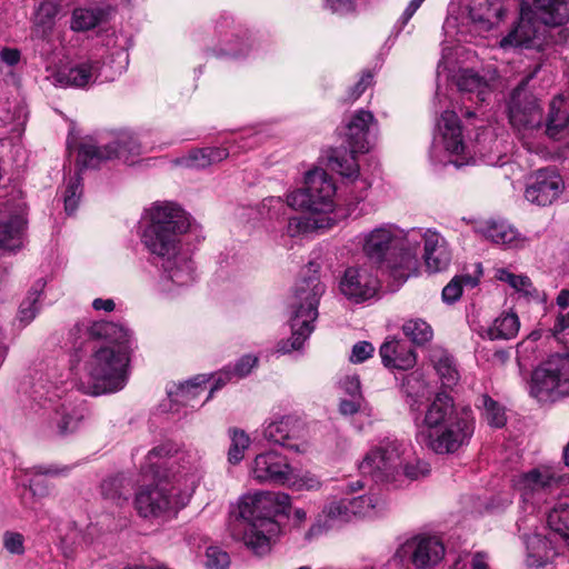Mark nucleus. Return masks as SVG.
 Segmentation results:
<instances>
[{
    "label": "nucleus",
    "instance_id": "41",
    "mask_svg": "<svg viewBox=\"0 0 569 569\" xmlns=\"http://www.w3.org/2000/svg\"><path fill=\"white\" fill-rule=\"evenodd\" d=\"M46 286L43 279H39L29 291L28 297L21 302L18 318L23 325H29L39 312L40 306L38 303L40 293Z\"/></svg>",
    "mask_w": 569,
    "mask_h": 569
},
{
    "label": "nucleus",
    "instance_id": "37",
    "mask_svg": "<svg viewBox=\"0 0 569 569\" xmlns=\"http://www.w3.org/2000/svg\"><path fill=\"white\" fill-rule=\"evenodd\" d=\"M519 328L520 322L516 313H503L493 321L487 333L491 340H509L517 336Z\"/></svg>",
    "mask_w": 569,
    "mask_h": 569
},
{
    "label": "nucleus",
    "instance_id": "56",
    "mask_svg": "<svg viewBox=\"0 0 569 569\" xmlns=\"http://www.w3.org/2000/svg\"><path fill=\"white\" fill-rule=\"evenodd\" d=\"M375 351L373 346L368 341L357 342L351 350L349 360L352 363H361L372 356Z\"/></svg>",
    "mask_w": 569,
    "mask_h": 569
},
{
    "label": "nucleus",
    "instance_id": "6",
    "mask_svg": "<svg viewBox=\"0 0 569 569\" xmlns=\"http://www.w3.org/2000/svg\"><path fill=\"white\" fill-rule=\"evenodd\" d=\"M325 292L326 284L316 274L297 282L290 302L292 336L289 340L278 343L277 352L284 355L303 346L315 330L318 307Z\"/></svg>",
    "mask_w": 569,
    "mask_h": 569
},
{
    "label": "nucleus",
    "instance_id": "5",
    "mask_svg": "<svg viewBox=\"0 0 569 569\" xmlns=\"http://www.w3.org/2000/svg\"><path fill=\"white\" fill-rule=\"evenodd\" d=\"M198 477L193 468L173 472L170 479L154 487L141 489L136 496V508L142 517H158L186 507L194 492Z\"/></svg>",
    "mask_w": 569,
    "mask_h": 569
},
{
    "label": "nucleus",
    "instance_id": "10",
    "mask_svg": "<svg viewBox=\"0 0 569 569\" xmlns=\"http://www.w3.org/2000/svg\"><path fill=\"white\" fill-rule=\"evenodd\" d=\"M139 143L128 133L117 136H89L78 147L77 166L82 169H96L113 159H128L129 154L139 153Z\"/></svg>",
    "mask_w": 569,
    "mask_h": 569
},
{
    "label": "nucleus",
    "instance_id": "23",
    "mask_svg": "<svg viewBox=\"0 0 569 569\" xmlns=\"http://www.w3.org/2000/svg\"><path fill=\"white\" fill-rule=\"evenodd\" d=\"M456 82L459 91L467 96L468 101L476 104L487 102L492 92L490 82L472 69L460 70Z\"/></svg>",
    "mask_w": 569,
    "mask_h": 569
},
{
    "label": "nucleus",
    "instance_id": "21",
    "mask_svg": "<svg viewBox=\"0 0 569 569\" xmlns=\"http://www.w3.org/2000/svg\"><path fill=\"white\" fill-rule=\"evenodd\" d=\"M100 60L88 59L68 69L54 73V83L61 87L86 88L93 84L100 77Z\"/></svg>",
    "mask_w": 569,
    "mask_h": 569
},
{
    "label": "nucleus",
    "instance_id": "11",
    "mask_svg": "<svg viewBox=\"0 0 569 569\" xmlns=\"http://www.w3.org/2000/svg\"><path fill=\"white\" fill-rule=\"evenodd\" d=\"M305 184V188L287 196L289 207L311 212H331L333 210L336 186L326 171H309L306 174Z\"/></svg>",
    "mask_w": 569,
    "mask_h": 569
},
{
    "label": "nucleus",
    "instance_id": "47",
    "mask_svg": "<svg viewBox=\"0 0 569 569\" xmlns=\"http://www.w3.org/2000/svg\"><path fill=\"white\" fill-rule=\"evenodd\" d=\"M478 284V278L470 274L456 276L451 281L442 289V299L447 303H453L462 295L463 286L476 287Z\"/></svg>",
    "mask_w": 569,
    "mask_h": 569
},
{
    "label": "nucleus",
    "instance_id": "32",
    "mask_svg": "<svg viewBox=\"0 0 569 569\" xmlns=\"http://www.w3.org/2000/svg\"><path fill=\"white\" fill-rule=\"evenodd\" d=\"M470 7L469 14L473 22L483 24L488 30L492 29L505 17L501 2H476Z\"/></svg>",
    "mask_w": 569,
    "mask_h": 569
},
{
    "label": "nucleus",
    "instance_id": "49",
    "mask_svg": "<svg viewBox=\"0 0 569 569\" xmlns=\"http://www.w3.org/2000/svg\"><path fill=\"white\" fill-rule=\"evenodd\" d=\"M497 278L500 281L507 282L510 287L516 289L517 291H521L527 296L532 295V282L527 276H518L509 272L506 269H499L497 272Z\"/></svg>",
    "mask_w": 569,
    "mask_h": 569
},
{
    "label": "nucleus",
    "instance_id": "26",
    "mask_svg": "<svg viewBox=\"0 0 569 569\" xmlns=\"http://www.w3.org/2000/svg\"><path fill=\"white\" fill-rule=\"evenodd\" d=\"M459 412L460 410H456L453 399L449 395L445 392L437 393L428 406L423 418L425 431L435 430L448 423Z\"/></svg>",
    "mask_w": 569,
    "mask_h": 569
},
{
    "label": "nucleus",
    "instance_id": "27",
    "mask_svg": "<svg viewBox=\"0 0 569 569\" xmlns=\"http://www.w3.org/2000/svg\"><path fill=\"white\" fill-rule=\"evenodd\" d=\"M451 252L445 238L437 231L430 232L425 248L426 267L431 272H440L448 268Z\"/></svg>",
    "mask_w": 569,
    "mask_h": 569
},
{
    "label": "nucleus",
    "instance_id": "48",
    "mask_svg": "<svg viewBox=\"0 0 569 569\" xmlns=\"http://www.w3.org/2000/svg\"><path fill=\"white\" fill-rule=\"evenodd\" d=\"M81 177L79 173H77L74 177H72L67 186L66 192H64V210L68 214H72L79 204L80 197L82 194V183H81Z\"/></svg>",
    "mask_w": 569,
    "mask_h": 569
},
{
    "label": "nucleus",
    "instance_id": "13",
    "mask_svg": "<svg viewBox=\"0 0 569 569\" xmlns=\"http://www.w3.org/2000/svg\"><path fill=\"white\" fill-rule=\"evenodd\" d=\"M567 478L555 467L543 465L516 475L512 478V486L519 492L522 501L538 505L545 500L547 495L552 493L565 483Z\"/></svg>",
    "mask_w": 569,
    "mask_h": 569
},
{
    "label": "nucleus",
    "instance_id": "30",
    "mask_svg": "<svg viewBox=\"0 0 569 569\" xmlns=\"http://www.w3.org/2000/svg\"><path fill=\"white\" fill-rule=\"evenodd\" d=\"M26 221L22 216L14 214L0 220V248L16 250L22 246Z\"/></svg>",
    "mask_w": 569,
    "mask_h": 569
},
{
    "label": "nucleus",
    "instance_id": "25",
    "mask_svg": "<svg viewBox=\"0 0 569 569\" xmlns=\"http://www.w3.org/2000/svg\"><path fill=\"white\" fill-rule=\"evenodd\" d=\"M437 127L446 151L450 154H459L463 151L462 129L455 111H443Z\"/></svg>",
    "mask_w": 569,
    "mask_h": 569
},
{
    "label": "nucleus",
    "instance_id": "14",
    "mask_svg": "<svg viewBox=\"0 0 569 569\" xmlns=\"http://www.w3.org/2000/svg\"><path fill=\"white\" fill-rule=\"evenodd\" d=\"M405 445L398 440H386L371 450L359 465L361 473L373 477L377 481L393 478L401 466Z\"/></svg>",
    "mask_w": 569,
    "mask_h": 569
},
{
    "label": "nucleus",
    "instance_id": "54",
    "mask_svg": "<svg viewBox=\"0 0 569 569\" xmlns=\"http://www.w3.org/2000/svg\"><path fill=\"white\" fill-rule=\"evenodd\" d=\"M348 503L352 518L357 516H366L376 506L373 503V499L369 496L348 498Z\"/></svg>",
    "mask_w": 569,
    "mask_h": 569
},
{
    "label": "nucleus",
    "instance_id": "31",
    "mask_svg": "<svg viewBox=\"0 0 569 569\" xmlns=\"http://www.w3.org/2000/svg\"><path fill=\"white\" fill-rule=\"evenodd\" d=\"M527 548V565L529 567L540 568L550 557L551 548L546 537L539 533L526 535L523 537Z\"/></svg>",
    "mask_w": 569,
    "mask_h": 569
},
{
    "label": "nucleus",
    "instance_id": "36",
    "mask_svg": "<svg viewBox=\"0 0 569 569\" xmlns=\"http://www.w3.org/2000/svg\"><path fill=\"white\" fill-rule=\"evenodd\" d=\"M561 101L552 100L545 122L542 133L551 139H559L569 123V116L566 110L560 109Z\"/></svg>",
    "mask_w": 569,
    "mask_h": 569
},
{
    "label": "nucleus",
    "instance_id": "33",
    "mask_svg": "<svg viewBox=\"0 0 569 569\" xmlns=\"http://www.w3.org/2000/svg\"><path fill=\"white\" fill-rule=\"evenodd\" d=\"M59 12L57 2H39L33 16V33L40 39L47 38L52 30Z\"/></svg>",
    "mask_w": 569,
    "mask_h": 569
},
{
    "label": "nucleus",
    "instance_id": "3",
    "mask_svg": "<svg viewBox=\"0 0 569 569\" xmlns=\"http://www.w3.org/2000/svg\"><path fill=\"white\" fill-rule=\"evenodd\" d=\"M290 497L284 492L257 491L238 501L237 520L243 522L242 540L258 556L270 550V537L277 529L274 517L287 513Z\"/></svg>",
    "mask_w": 569,
    "mask_h": 569
},
{
    "label": "nucleus",
    "instance_id": "15",
    "mask_svg": "<svg viewBox=\"0 0 569 569\" xmlns=\"http://www.w3.org/2000/svg\"><path fill=\"white\" fill-rule=\"evenodd\" d=\"M433 230L422 231L420 228H413L408 231L400 230V237L397 244V262H389L391 267V277L398 281H406L418 269L417 252L420 243H427V238Z\"/></svg>",
    "mask_w": 569,
    "mask_h": 569
},
{
    "label": "nucleus",
    "instance_id": "4",
    "mask_svg": "<svg viewBox=\"0 0 569 569\" xmlns=\"http://www.w3.org/2000/svg\"><path fill=\"white\" fill-rule=\"evenodd\" d=\"M568 21L569 2H521L519 21L501 38L499 47L542 50L551 42L549 29Z\"/></svg>",
    "mask_w": 569,
    "mask_h": 569
},
{
    "label": "nucleus",
    "instance_id": "7",
    "mask_svg": "<svg viewBox=\"0 0 569 569\" xmlns=\"http://www.w3.org/2000/svg\"><path fill=\"white\" fill-rule=\"evenodd\" d=\"M378 122L375 116L360 109L355 112L346 124V142L349 149H333L328 158V166L346 178H357L359 164L357 153H366L372 147V138Z\"/></svg>",
    "mask_w": 569,
    "mask_h": 569
},
{
    "label": "nucleus",
    "instance_id": "43",
    "mask_svg": "<svg viewBox=\"0 0 569 569\" xmlns=\"http://www.w3.org/2000/svg\"><path fill=\"white\" fill-rule=\"evenodd\" d=\"M402 331L417 346L426 345L433 336L431 326L419 318L407 320L402 326Z\"/></svg>",
    "mask_w": 569,
    "mask_h": 569
},
{
    "label": "nucleus",
    "instance_id": "18",
    "mask_svg": "<svg viewBox=\"0 0 569 569\" xmlns=\"http://www.w3.org/2000/svg\"><path fill=\"white\" fill-rule=\"evenodd\" d=\"M445 546L436 537H416L407 540L396 551L400 562L410 561L416 568H429L438 565L445 557Z\"/></svg>",
    "mask_w": 569,
    "mask_h": 569
},
{
    "label": "nucleus",
    "instance_id": "1",
    "mask_svg": "<svg viewBox=\"0 0 569 569\" xmlns=\"http://www.w3.org/2000/svg\"><path fill=\"white\" fill-rule=\"evenodd\" d=\"M149 214L150 223L141 241L152 256V262L161 270L160 290L171 292L174 287L191 284L194 267L190 256L181 250L180 240L190 226L184 211L170 202H156Z\"/></svg>",
    "mask_w": 569,
    "mask_h": 569
},
{
    "label": "nucleus",
    "instance_id": "9",
    "mask_svg": "<svg viewBox=\"0 0 569 569\" xmlns=\"http://www.w3.org/2000/svg\"><path fill=\"white\" fill-rule=\"evenodd\" d=\"M530 396L541 403L569 397V352L550 355L531 373Z\"/></svg>",
    "mask_w": 569,
    "mask_h": 569
},
{
    "label": "nucleus",
    "instance_id": "45",
    "mask_svg": "<svg viewBox=\"0 0 569 569\" xmlns=\"http://www.w3.org/2000/svg\"><path fill=\"white\" fill-rule=\"evenodd\" d=\"M328 526L337 522H348L352 520L348 498L335 499L327 503L322 509Z\"/></svg>",
    "mask_w": 569,
    "mask_h": 569
},
{
    "label": "nucleus",
    "instance_id": "24",
    "mask_svg": "<svg viewBox=\"0 0 569 569\" xmlns=\"http://www.w3.org/2000/svg\"><path fill=\"white\" fill-rule=\"evenodd\" d=\"M379 353L387 368L408 370L417 362L415 351L405 341L395 338L385 341Z\"/></svg>",
    "mask_w": 569,
    "mask_h": 569
},
{
    "label": "nucleus",
    "instance_id": "60",
    "mask_svg": "<svg viewBox=\"0 0 569 569\" xmlns=\"http://www.w3.org/2000/svg\"><path fill=\"white\" fill-rule=\"evenodd\" d=\"M372 83V74L370 72L363 73L360 80L351 89L350 99L357 100L366 89Z\"/></svg>",
    "mask_w": 569,
    "mask_h": 569
},
{
    "label": "nucleus",
    "instance_id": "55",
    "mask_svg": "<svg viewBox=\"0 0 569 569\" xmlns=\"http://www.w3.org/2000/svg\"><path fill=\"white\" fill-rule=\"evenodd\" d=\"M430 467L429 463L422 460H417L415 462H408L403 467L405 476L410 480H418L420 478H425L429 475Z\"/></svg>",
    "mask_w": 569,
    "mask_h": 569
},
{
    "label": "nucleus",
    "instance_id": "51",
    "mask_svg": "<svg viewBox=\"0 0 569 569\" xmlns=\"http://www.w3.org/2000/svg\"><path fill=\"white\" fill-rule=\"evenodd\" d=\"M174 452H177V448L172 442L160 443L148 452L146 457L147 466L153 469L162 459L171 457Z\"/></svg>",
    "mask_w": 569,
    "mask_h": 569
},
{
    "label": "nucleus",
    "instance_id": "39",
    "mask_svg": "<svg viewBox=\"0 0 569 569\" xmlns=\"http://www.w3.org/2000/svg\"><path fill=\"white\" fill-rule=\"evenodd\" d=\"M478 400V407L487 423L493 428H502L507 422L505 407L488 395H481Z\"/></svg>",
    "mask_w": 569,
    "mask_h": 569
},
{
    "label": "nucleus",
    "instance_id": "8",
    "mask_svg": "<svg viewBox=\"0 0 569 569\" xmlns=\"http://www.w3.org/2000/svg\"><path fill=\"white\" fill-rule=\"evenodd\" d=\"M540 70V66L526 76L512 90L508 102V120L528 150L536 148L535 139L542 134L543 109L539 99L529 90L528 82Z\"/></svg>",
    "mask_w": 569,
    "mask_h": 569
},
{
    "label": "nucleus",
    "instance_id": "63",
    "mask_svg": "<svg viewBox=\"0 0 569 569\" xmlns=\"http://www.w3.org/2000/svg\"><path fill=\"white\" fill-rule=\"evenodd\" d=\"M20 51L18 49L3 48L0 51V61L7 66H14L20 60Z\"/></svg>",
    "mask_w": 569,
    "mask_h": 569
},
{
    "label": "nucleus",
    "instance_id": "64",
    "mask_svg": "<svg viewBox=\"0 0 569 569\" xmlns=\"http://www.w3.org/2000/svg\"><path fill=\"white\" fill-rule=\"evenodd\" d=\"M92 307L94 310H104V311L110 312L114 309L116 305L112 299L97 298L93 300Z\"/></svg>",
    "mask_w": 569,
    "mask_h": 569
},
{
    "label": "nucleus",
    "instance_id": "58",
    "mask_svg": "<svg viewBox=\"0 0 569 569\" xmlns=\"http://www.w3.org/2000/svg\"><path fill=\"white\" fill-rule=\"evenodd\" d=\"M363 402V397H352L350 399H342L339 405V410L345 416H352L357 413Z\"/></svg>",
    "mask_w": 569,
    "mask_h": 569
},
{
    "label": "nucleus",
    "instance_id": "42",
    "mask_svg": "<svg viewBox=\"0 0 569 569\" xmlns=\"http://www.w3.org/2000/svg\"><path fill=\"white\" fill-rule=\"evenodd\" d=\"M550 530L569 542V505L558 503L547 515Z\"/></svg>",
    "mask_w": 569,
    "mask_h": 569
},
{
    "label": "nucleus",
    "instance_id": "46",
    "mask_svg": "<svg viewBox=\"0 0 569 569\" xmlns=\"http://www.w3.org/2000/svg\"><path fill=\"white\" fill-rule=\"evenodd\" d=\"M229 436L231 445L228 450V460L230 463L237 465L243 459L244 451L250 446V438L243 430L237 428L229 429Z\"/></svg>",
    "mask_w": 569,
    "mask_h": 569
},
{
    "label": "nucleus",
    "instance_id": "61",
    "mask_svg": "<svg viewBox=\"0 0 569 569\" xmlns=\"http://www.w3.org/2000/svg\"><path fill=\"white\" fill-rule=\"evenodd\" d=\"M470 569H492L489 555L485 551H477L471 555Z\"/></svg>",
    "mask_w": 569,
    "mask_h": 569
},
{
    "label": "nucleus",
    "instance_id": "29",
    "mask_svg": "<svg viewBox=\"0 0 569 569\" xmlns=\"http://www.w3.org/2000/svg\"><path fill=\"white\" fill-rule=\"evenodd\" d=\"M108 12L92 2L78 7L72 12L71 29L73 31H88L96 28L107 19Z\"/></svg>",
    "mask_w": 569,
    "mask_h": 569
},
{
    "label": "nucleus",
    "instance_id": "20",
    "mask_svg": "<svg viewBox=\"0 0 569 569\" xmlns=\"http://www.w3.org/2000/svg\"><path fill=\"white\" fill-rule=\"evenodd\" d=\"M565 183L561 176L550 168L538 170L528 183L525 197L538 206L551 204L562 193Z\"/></svg>",
    "mask_w": 569,
    "mask_h": 569
},
{
    "label": "nucleus",
    "instance_id": "38",
    "mask_svg": "<svg viewBox=\"0 0 569 569\" xmlns=\"http://www.w3.org/2000/svg\"><path fill=\"white\" fill-rule=\"evenodd\" d=\"M206 376H196L192 379L179 385L174 392V401L186 406L194 407V400L204 393L208 382Z\"/></svg>",
    "mask_w": 569,
    "mask_h": 569
},
{
    "label": "nucleus",
    "instance_id": "19",
    "mask_svg": "<svg viewBox=\"0 0 569 569\" xmlns=\"http://www.w3.org/2000/svg\"><path fill=\"white\" fill-rule=\"evenodd\" d=\"M379 287L378 277L366 266L346 269L339 282L340 292L356 303L373 298Z\"/></svg>",
    "mask_w": 569,
    "mask_h": 569
},
{
    "label": "nucleus",
    "instance_id": "22",
    "mask_svg": "<svg viewBox=\"0 0 569 569\" xmlns=\"http://www.w3.org/2000/svg\"><path fill=\"white\" fill-rule=\"evenodd\" d=\"M301 422L293 417H282L277 421L270 422L263 431L264 438L269 442L298 450V445L292 440L302 435Z\"/></svg>",
    "mask_w": 569,
    "mask_h": 569
},
{
    "label": "nucleus",
    "instance_id": "59",
    "mask_svg": "<svg viewBox=\"0 0 569 569\" xmlns=\"http://www.w3.org/2000/svg\"><path fill=\"white\" fill-rule=\"evenodd\" d=\"M323 9L332 14L347 16L355 11L353 2H325Z\"/></svg>",
    "mask_w": 569,
    "mask_h": 569
},
{
    "label": "nucleus",
    "instance_id": "2",
    "mask_svg": "<svg viewBox=\"0 0 569 569\" xmlns=\"http://www.w3.org/2000/svg\"><path fill=\"white\" fill-rule=\"evenodd\" d=\"M92 339H103L108 345L96 349L84 369L90 386L87 393L99 396L121 390L127 381L131 352V332L122 325L96 321L86 327Z\"/></svg>",
    "mask_w": 569,
    "mask_h": 569
},
{
    "label": "nucleus",
    "instance_id": "62",
    "mask_svg": "<svg viewBox=\"0 0 569 569\" xmlns=\"http://www.w3.org/2000/svg\"><path fill=\"white\" fill-rule=\"evenodd\" d=\"M342 388L347 395L352 397H362L361 390H360V380L358 377H346V379L342 381Z\"/></svg>",
    "mask_w": 569,
    "mask_h": 569
},
{
    "label": "nucleus",
    "instance_id": "44",
    "mask_svg": "<svg viewBox=\"0 0 569 569\" xmlns=\"http://www.w3.org/2000/svg\"><path fill=\"white\" fill-rule=\"evenodd\" d=\"M123 477L114 476L104 479L101 483V493L106 499H109L118 505L127 501L130 490L124 485Z\"/></svg>",
    "mask_w": 569,
    "mask_h": 569
},
{
    "label": "nucleus",
    "instance_id": "53",
    "mask_svg": "<svg viewBox=\"0 0 569 569\" xmlns=\"http://www.w3.org/2000/svg\"><path fill=\"white\" fill-rule=\"evenodd\" d=\"M257 362H258V358L253 357L251 355H246V356L241 357L234 365L232 372L229 370L223 372V376H226L224 380L226 381L230 380L231 376H237L239 378L246 377L247 375L250 373V371L257 365Z\"/></svg>",
    "mask_w": 569,
    "mask_h": 569
},
{
    "label": "nucleus",
    "instance_id": "28",
    "mask_svg": "<svg viewBox=\"0 0 569 569\" xmlns=\"http://www.w3.org/2000/svg\"><path fill=\"white\" fill-rule=\"evenodd\" d=\"M86 408L82 403H76L69 399L61 402L56 410L57 427L60 435L73 432L86 417Z\"/></svg>",
    "mask_w": 569,
    "mask_h": 569
},
{
    "label": "nucleus",
    "instance_id": "50",
    "mask_svg": "<svg viewBox=\"0 0 569 569\" xmlns=\"http://www.w3.org/2000/svg\"><path fill=\"white\" fill-rule=\"evenodd\" d=\"M317 228L316 220L307 216H296L289 219L287 233L295 238L308 233Z\"/></svg>",
    "mask_w": 569,
    "mask_h": 569
},
{
    "label": "nucleus",
    "instance_id": "57",
    "mask_svg": "<svg viewBox=\"0 0 569 569\" xmlns=\"http://www.w3.org/2000/svg\"><path fill=\"white\" fill-rule=\"evenodd\" d=\"M3 546L10 553L21 555L24 551L23 536L18 532L7 531L3 535Z\"/></svg>",
    "mask_w": 569,
    "mask_h": 569
},
{
    "label": "nucleus",
    "instance_id": "12",
    "mask_svg": "<svg viewBox=\"0 0 569 569\" xmlns=\"http://www.w3.org/2000/svg\"><path fill=\"white\" fill-rule=\"evenodd\" d=\"M473 431L472 411L470 408H462L451 421L435 430L421 431L420 437L433 452L445 455L453 453L467 445Z\"/></svg>",
    "mask_w": 569,
    "mask_h": 569
},
{
    "label": "nucleus",
    "instance_id": "52",
    "mask_svg": "<svg viewBox=\"0 0 569 569\" xmlns=\"http://www.w3.org/2000/svg\"><path fill=\"white\" fill-rule=\"evenodd\" d=\"M208 569H227L230 563L229 555L218 547H209L206 552Z\"/></svg>",
    "mask_w": 569,
    "mask_h": 569
},
{
    "label": "nucleus",
    "instance_id": "40",
    "mask_svg": "<svg viewBox=\"0 0 569 569\" xmlns=\"http://www.w3.org/2000/svg\"><path fill=\"white\" fill-rule=\"evenodd\" d=\"M228 156L229 152L224 148H203L191 151L187 158V164L191 168L203 169L227 159Z\"/></svg>",
    "mask_w": 569,
    "mask_h": 569
},
{
    "label": "nucleus",
    "instance_id": "35",
    "mask_svg": "<svg viewBox=\"0 0 569 569\" xmlns=\"http://www.w3.org/2000/svg\"><path fill=\"white\" fill-rule=\"evenodd\" d=\"M481 232L497 244L517 246L518 242V232L505 221H488Z\"/></svg>",
    "mask_w": 569,
    "mask_h": 569
},
{
    "label": "nucleus",
    "instance_id": "34",
    "mask_svg": "<svg viewBox=\"0 0 569 569\" xmlns=\"http://www.w3.org/2000/svg\"><path fill=\"white\" fill-rule=\"evenodd\" d=\"M431 362L445 387L455 386L459 379L452 357L445 350L436 349L431 353Z\"/></svg>",
    "mask_w": 569,
    "mask_h": 569
},
{
    "label": "nucleus",
    "instance_id": "17",
    "mask_svg": "<svg viewBox=\"0 0 569 569\" xmlns=\"http://www.w3.org/2000/svg\"><path fill=\"white\" fill-rule=\"evenodd\" d=\"M400 229L393 224H383L370 231L363 243L366 256L391 274L389 262H397V244Z\"/></svg>",
    "mask_w": 569,
    "mask_h": 569
},
{
    "label": "nucleus",
    "instance_id": "16",
    "mask_svg": "<svg viewBox=\"0 0 569 569\" xmlns=\"http://www.w3.org/2000/svg\"><path fill=\"white\" fill-rule=\"evenodd\" d=\"M250 473L260 483L295 485L297 475L286 456L274 450L262 452L253 459Z\"/></svg>",
    "mask_w": 569,
    "mask_h": 569
}]
</instances>
